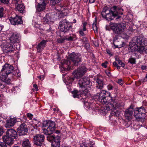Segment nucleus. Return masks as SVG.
<instances>
[{
  "label": "nucleus",
  "mask_w": 147,
  "mask_h": 147,
  "mask_svg": "<svg viewBox=\"0 0 147 147\" xmlns=\"http://www.w3.org/2000/svg\"><path fill=\"white\" fill-rule=\"evenodd\" d=\"M24 119L25 120V121H26L27 119L26 117H24Z\"/></svg>",
  "instance_id": "774afa93"
},
{
  "label": "nucleus",
  "mask_w": 147,
  "mask_h": 147,
  "mask_svg": "<svg viewBox=\"0 0 147 147\" xmlns=\"http://www.w3.org/2000/svg\"><path fill=\"white\" fill-rule=\"evenodd\" d=\"M0 147H7L6 144L3 143H0Z\"/></svg>",
  "instance_id": "de8ad7c7"
},
{
  "label": "nucleus",
  "mask_w": 147,
  "mask_h": 147,
  "mask_svg": "<svg viewBox=\"0 0 147 147\" xmlns=\"http://www.w3.org/2000/svg\"><path fill=\"white\" fill-rule=\"evenodd\" d=\"M87 24L86 22H84L82 24V28H80L79 31L80 36H84L85 35V34L84 33V31L86 30V26Z\"/></svg>",
  "instance_id": "bb28decb"
},
{
  "label": "nucleus",
  "mask_w": 147,
  "mask_h": 147,
  "mask_svg": "<svg viewBox=\"0 0 147 147\" xmlns=\"http://www.w3.org/2000/svg\"><path fill=\"white\" fill-rule=\"evenodd\" d=\"M113 31V43L115 48H120L124 46L123 43L119 39V35L125 28V24L123 23H112L110 25Z\"/></svg>",
  "instance_id": "f257e3e1"
},
{
  "label": "nucleus",
  "mask_w": 147,
  "mask_h": 147,
  "mask_svg": "<svg viewBox=\"0 0 147 147\" xmlns=\"http://www.w3.org/2000/svg\"><path fill=\"white\" fill-rule=\"evenodd\" d=\"M27 116L30 118H31L33 116V115L30 113H28L27 114Z\"/></svg>",
  "instance_id": "6e6d98bb"
},
{
  "label": "nucleus",
  "mask_w": 147,
  "mask_h": 147,
  "mask_svg": "<svg viewBox=\"0 0 147 147\" xmlns=\"http://www.w3.org/2000/svg\"><path fill=\"white\" fill-rule=\"evenodd\" d=\"M50 1L53 2L52 3L53 4H56L60 2L61 0H50Z\"/></svg>",
  "instance_id": "a19ab883"
},
{
  "label": "nucleus",
  "mask_w": 147,
  "mask_h": 147,
  "mask_svg": "<svg viewBox=\"0 0 147 147\" xmlns=\"http://www.w3.org/2000/svg\"><path fill=\"white\" fill-rule=\"evenodd\" d=\"M2 80L7 84H9L10 82V80L7 78V77H5L4 76H2Z\"/></svg>",
  "instance_id": "473e14b6"
},
{
  "label": "nucleus",
  "mask_w": 147,
  "mask_h": 147,
  "mask_svg": "<svg viewBox=\"0 0 147 147\" xmlns=\"http://www.w3.org/2000/svg\"><path fill=\"white\" fill-rule=\"evenodd\" d=\"M110 93L107 92L105 90H102L100 93H97L96 98L99 102L102 104H105L109 102V101L111 100V101L113 100L112 98L110 96Z\"/></svg>",
  "instance_id": "0eeeda50"
},
{
  "label": "nucleus",
  "mask_w": 147,
  "mask_h": 147,
  "mask_svg": "<svg viewBox=\"0 0 147 147\" xmlns=\"http://www.w3.org/2000/svg\"><path fill=\"white\" fill-rule=\"evenodd\" d=\"M105 73H106V74L109 77H110L111 76V73L110 72V71L108 70H107L105 71Z\"/></svg>",
  "instance_id": "a18cd8bd"
},
{
  "label": "nucleus",
  "mask_w": 147,
  "mask_h": 147,
  "mask_svg": "<svg viewBox=\"0 0 147 147\" xmlns=\"http://www.w3.org/2000/svg\"><path fill=\"white\" fill-rule=\"evenodd\" d=\"M47 42V40H43L38 44L36 47L38 52L40 53L42 51L45 47Z\"/></svg>",
  "instance_id": "aec40b11"
},
{
  "label": "nucleus",
  "mask_w": 147,
  "mask_h": 147,
  "mask_svg": "<svg viewBox=\"0 0 147 147\" xmlns=\"http://www.w3.org/2000/svg\"><path fill=\"white\" fill-rule=\"evenodd\" d=\"M13 3L15 4L16 5H18L20 4L22 2V0H13Z\"/></svg>",
  "instance_id": "58836bf2"
},
{
  "label": "nucleus",
  "mask_w": 147,
  "mask_h": 147,
  "mask_svg": "<svg viewBox=\"0 0 147 147\" xmlns=\"http://www.w3.org/2000/svg\"><path fill=\"white\" fill-rule=\"evenodd\" d=\"M5 43L4 45H2L3 47V51L4 52L8 53H11L13 52L14 50L13 48V45L9 43L5 42Z\"/></svg>",
  "instance_id": "f3484780"
},
{
  "label": "nucleus",
  "mask_w": 147,
  "mask_h": 147,
  "mask_svg": "<svg viewBox=\"0 0 147 147\" xmlns=\"http://www.w3.org/2000/svg\"><path fill=\"white\" fill-rule=\"evenodd\" d=\"M44 139L45 136L44 135L37 134L34 136L33 141L34 144L41 146L43 144Z\"/></svg>",
  "instance_id": "ddd939ff"
},
{
  "label": "nucleus",
  "mask_w": 147,
  "mask_h": 147,
  "mask_svg": "<svg viewBox=\"0 0 147 147\" xmlns=\"http://www.w3.org/2000/svg\"><path fill=\"white\" fill-rule=\"evenodd\" d=\"M147 67L146 65H142L141 66V68L142 70H144L146 69Z\"/></svg>",
  "instance_id": "3c124183"
},
{
  "label": "nucleus",
  "mask_w": 147,
  "mask_h": 147,
  "mask_svg": "<svg viewBox=\"0 0 147 147\" xmlns=\"http://www.w3.org/2000/svg\"><path fill=\"white\" fill-rule=\"evenodd\" d=\"M3 141L9 146H11L13 144L14 139L8 136H4L3 137Z\"/></svg>",
  "instance_id": "b1692460"
},
{
  "label": "nucleus",
  "mask_w": 147,
  "mask_h": 147,
  "mask_svg": "<svg viewBox=\"0 0 147 147\" xmlns=\"http://www.w3.org/2000/svg\"><path fill=\"white\" fill-rule=\"evenodd\" d=\"M78 85L79 88L83 90V92H85L83 94L85 95L88 92L92 85V83L88 77H84L79 79Z\"/></svg>",
  "instance_id": "423d86ee"
},
{
  "label": "nucleus",
  "mask_w": 147,
  "mask_h": 147,
  "mask_svg": "<svg viewBox=\"0 0 147 147\" xmlns=\"http://www.w3.org/2000/svg\"><path fill=\"white\" fill-rule=\"evenodd\" d=\"M20 38V36L19 34L16 32L13 33L10 38V42L11 44L18 43L19 42Z\"/></svg>",
  "instance_id": "a211bd4d"
},
{
  "label": "nucleus",
  "mask_w": 147,
  "mask_h": 147,
  "mask_svg": "<svg viewBox=\"0 0 147 147\" xmlns=\"http://www.w3.org/2000/svg\"><path fill=\"white\" fill-rule=\"evenodd\" d=\"M134 115L138 121H143L146 117V110L143 106L136 108L134 111Z\"/></svg>",
  "instance_id": "1a4fd4ad"
},
{
  "label": "nucleus",
  "mask_w": 147,
  "mask_h": 147,
  "mask_svg": "<svg viewBox=\"0 0 147 147\" xmlns=\"http://www.w3.org/2000/svg\"><path fill=\"white\" fill-rule=\"evenodd\" d=\"M92 28L93 30L95 32L96 31V32H97V28L96 26V24L94 23L92 25Z\"/></svg>",
  "instance_id": "4c0bfd02"
},
{
  "label": "nucleus",
  "mask_w": 147,
  "mask_h": 147,
  "mask_svg": "<svg viewBox=\"0 0 147 147\" xmlns=\"http://www.w3.org/2000/svg\"><path fill=\"white\" fill-rule=\"evenodd\" d=\"M128 62L132 64H135L136 62V59L132 57L130 58L128 60Z\"/></svg>",
  "instance_id": "72a5a7b5"
},
{
  "label": "nucleus",
  "mask_w": 147,
  "mask_h": 147,
  "mask_svg": "<svg viewBox=\"0 0 147 147\" xmlns=\"http://www.w3.org/2000/svg\"><path fill=\"white\" fill-rule=\"evenodd\" d=\"M60 136H57L54 141H52L51 143L52 147H59L60 145Z\"/></svg>",
  "instance_id": "a878e982"
},
{
  "label": "nucleus",
  "mask_w": 147,
  "mask_h": 147,
  "mask_svg": "<svg viewBox=\"0 0 147 147\" xmlns=\"http://www.w3.org/2000/svg\"><path fill=\"white\" fill-rule=\"evenodd\" d=\"M48 2L47 0H43L41 3H38L36 6V12H40L45 9L46 3Z\"/></svg>",
  "instance_id": "6ab92c4d"
},
{
  "label": "nucleus",
  "mask_w": 147,
  "mask_h": 147,
  "mask_svg": "<svg viewBox=\"0 0 147 147\" xmlns=\"http://www.w3.org/2000/svg\"><path fill=\"white\" fill-rule=\"evenodd\" d=\"M65 36L63 38H59L57 39V42L58 43H62L64 42L65 40Z\"/></svg>",
  "instance_id": "f704fd0d"
},
{
  "label": "nucleus",
  "mask_w": 147,
  "mask_h": 147,
  "mask_svg": "<svg viewBox=\"0 0 147 147\" xmlns=\"http://www.w3.org/2000/svg\"><path fill=\"white\" fill-rule=\"evenodd\" d=\"M72 23H70L66 19H64L59 22L58 28L64 33H67L72 32Z\"/></svg>",
  "instance_id": "6e6552de"
},
{
  "label": "nucleus",
  "mask_w": 147,
  "mask_h": 147,
  "mask_svg": "<svg viewBox=\"0 0 147 147\" xmlns=\"http://www.w3.org/2000/svg\"><path fill=\"white\" fill-rule=\"evenodd\" d=\"M33 86L34 88H35L36 91H37L38 90V86L36 84H34L33 85Z\"/></svg>",
  "instance_id": "864d4df0"
},
{
  "label": "nucleus",
  "mask_w": 147,
  "mask_h": 147,
  "mask_svg": "<svg viewBox=\"0 0 147 147\" xmlns=\"http://www.w3.org/2000/svg\"><path fill=\"white\" fill-rule=\"evenodd\" d=\"M17 121L16 118L13 117L8 119L6 121L5 127L6 128L14 126Z\"/></svg>",
  "instance_id": "4be33fe9"
},
{
  "label": "nucleus",
  "mask_w": 147,
  "mask_h": 147,
  "mask_svg": "<svg viewBox=\"0 0 147 147\" xmlns=\"http://www.w3.org/2000/svg\"><path fill=\"white\" fill-rule=\"evenodd\" d=\"M117 82L120 85H122L123 84V80L121 79L118 80Z\"/></svg>",
  "instance_id": "49530a36"
},
{
  "label": "nucleus",
  "mask_w": 147,
  "mask_h": 147,
  "mask_svg": "<svg viewBox=\"0 0 147 147\" xmlns=\"http://www.w3.org/2000/svg\"><path fill=\"white\" fill-rule=\"evenodd\" d=\"M147 39L144 37L139 36L133 38L129 45V52H142L143 50V45L147 44Z\"/></svg>",
  "instance_id": "7ed1b4c3"
},
{
  "label": "nucleus",
  "mask_w": 147,
  "mask_h": 147,
  "mask_svg": "<svg viewBox=\"0 0 147 147\" xmlns=\"http://www.w3.org/2000/svg\"><path fill=\"white\" fill-rule=\"evenodd\" d=\"M14 69V67L11 65L5 64L3 66L2 69L0 72V74L2 76L7 77L8 75L13 72Z\"/></svg>",
  "instance_id": "9b49d317"
},
{
  "label": "nucleus",
  "mask_w": 147,
  "mask_h": 147,
  "mask_svg": "<svg viewBox=\"0 0 147 147\" xmlns=\"http://www.w3.org/2000/svg\"><path fill=\"white\" fill-rule=\"evenodd\" d=\"M76 20L75 19H74L73 20V23H76Z\"/></svg>",
  "instance_id": "680f3d73"
},
{
  "label": "nucleus",
  "mask_w": 147,
  "mask_h": 147,
  "mask_svg": "<svg viewBox=\"0 0 147 147\" xmlns=\"http://www.w3.org/2000/svg\"><path fill=\"white\" fill-rule=\"evenodd\" d=\"M134 105L131 104L130 107L125 111L124 116L127 119L130 120L132 119L133 112L134 111Z\"/></svg>",
  "instance_id": "4468645a"
},
{
  "label": "nucleus",
  "mask_w": 147,
  "mask_h": 147,
  "mask_svg": "<svg viewBox=\"0 0 147 147\" xmlns=\"http://www.w3.org/2000/svg\"><path fill=\"white\" fill-rule=\"evenodd\" d=\"M38 77L41 80H43L44 79V76L43 75L39 76Z\"/></svg>",
  "instance_id": "8fccbe9b"
},
{
  "label": "nucleus",
  "mask_w": 147,
  "mask_h": 147,
  "mask_svg": "<svg viewBox=\"0 0 147 147\" xmlns=\"http://www.w3.org/2000/svg\"><path fill=\"white\" fill-rule=\"evenodd\" d=\"M86 46L88 47L89 46V45L88 43H86Z\"/></svg>",
  "instance_id": "338daca9"
},
{
  "label": "nucleus",
  "mask_w": 147,
  "mask_h": 147,
  "mask_svg": "<svg viewBox=\"0 0 147 147\" xmlns=\"http://www.w3.org/2000/svg\"><path fill=\"white\" fill-rule=\"evenodd\" d=\"M22 145L23 147H31L30 142L28 139L24 140Z\"/></svg>",
  "instance_id": "cd10ccee"
},
{
  "label": "nucleus",
  "mask_w": 147,
  "mask_h": 147,
  "mask_svg": "<svg viewBox=\"0 0 147 147\" xmlns=\"http://www.w3.org/2000/svg\"><path fill=\"white\" fill-rule=\"evenodd\" d=\"M107 88L108 90H110L113 89V86L111 84H109L107 86Z\"/></svg>",
  "instance_id": "09e8293b"
},
{
  "label": "nucleus",
  "mask_w": 147,
  "mask_h": 147,
  "mask_svg": "<svg viewBox=\"0 0 147 147\" xmlns=\"http://www.w3.org/2000/svg\"><path fill=\"white\" fill-rule=\"evenodd\" d=\"M87 70V69L84 66L80 67L73 73V75L77 78L83 76Z\"/></svg>",
  "instance_id": "f8f14e48"
},
{
  "label": "nucleus",
  "mask_w": 147,
  "mask_h": 147,
  "mask_svg": "<svg viewBox=\"0 0 147 147\" xmlns=\"http://www.w3.org/2000/svg\"><path fill=\"white\" fill-rule=\"evenodd\" d=\"M106 30H109V27L107 26H106Z\"/></svg>",
  "instance_id": "69168bd1"
},
{
  "label": "nucleus",
  "mask_w": 147,
  "mask_h": 147,
  "mask_svg": "<svg viewBox=\"0 0 147 147\" xmlns=\"http://www.w3.org/2000/svg\"><path fill=\"white\" fill-rule=\"evenodd\" d=\"M80 40L83 42H85L87 41V38L84 36H83L82 38H81Z\"/></svg>",
  "instance_id": "79ce46f5"
},
{
  "label": "nucleus",
  "mask_w": 147,
  "mask_h": 147,
  "mask_svg": "<svg viewBox=\"0 0 147 147\" xmlns=\"http://www.w3.org/2000/svg\"><path fill=\"white\" fill-rule=\"evenodd\" d=\"M96 82L98 84L96 86L98 89H102L103 87V78L102 77H97L96 79Z\"/></svg>",
  "instance_id": "393cba45"
},
{
  "label": "nucleus",
  "mask_w": 147,
  "mask_h": 147,
  "mask_svg": "<svg viewBox=\"0 0 147 147\" xmlns=\"http://www.w3.org/2000/svg\"><path fill=\"white\" fill-rule=\"evenodd\" d=\"M3 7L0 8V18H2L3 16Z\"/></svg>",
  "instance_id": "c9c22d12"
},
{
  "label": "nucleus",
  "mask_w": 147,
  "mask_h": 147,
  "mask_svg": "<svg viewBox=\"0 0 147 147\" xmlns=\"http://www.w3.org/2000/svg\"><path fill=\"white\" fill-rule=\"evenodd\" d=\"M115 101V100H114L113 101H111L110 102H108V104L106 105L105 108H101L99 110V112L101 113H105L107 112V111L111 110L113 111L112 113L114 114L116 112V109L117 108V103Z\"/></svg>",
  "instance_id": "9d476101"
},
{
  "label": "nucleus",
  "mask_w": 147,
  "mask_h": 147,
  "mask_svg": "<svg viewBox=\"0 0 147 147\" xmlns=\"http://www.w3.org/2000/svg\"><path fill=\"white\" fill-rule=\"evenodd\" d=\"M28 131L27 126L24 123H22L17 129V131L20 136L26 134Z\"/></svg>",
  "instance_id": "2eb2a0df"
},
{
  "label": "nucleus",
  "mask_w": 147,
  "mask_h": 147,
  "mask_svg": "<svg viewBox=\"0 0 147 147\" xmlns=\"http://www.w3.org/2000/svg\"><path fill=\"white\" fill-rule=\"evenodd\" d=\"M123 11V9L117 8L116 6L111 8L105 7L103 9L101 13L103 18L109 21L113 20L114 18L116 20L120 18V15L123 14L122 12Z\"/></svg>",
  "instance_id": "f03ea898"
},
{
  "label": "nucleus",
  "mask_w": 147,
  "mask_h": 147,
  "mask_svg": "<svg viewBox=\"0 0 147 147\" xmlns=\"http://www.w3.org/2000/svg\"><path fill=\"white\" fill-rule=\"evenodd\" d=\"M24 32L26 34L27 33V32H28V31L27 30H24Z\"/></svg>",
  "instance_id": "0e129e2a"
},
{
  "label": "nucleus",
  "mask_w": 147,
  "mask_h": 147,
  "mask_svg": "<svg viewBox=\"0 0 147 147\" xmlns=\"http://www.w3.org/2000/svg\"><path fill=\"white\" fill-rule=\"evenodd\" d=\"M69 60H64L61 61L62 67L65 71H69L70 69L71 63L77 66L81 61L80 55L79 53L73 52L69 55Z\"/></svg>",
  "instance_id": "39448f33"
},
{
  "label": "nucleus",
  "mask_w": 147,
  "mask_h": 147,
  "mask_svg": "<svg viewBox=\"0 0 147 147\" xmlns=\"http://www.w3.org/2000/svg\"><path fill=\"white\" fill-rule=\"evenodd\" d=\"M6 135L9 136L12 138L14 139L17 138V132L13 129H8L6 132Z\"/></svg>",
  "instance_id": "412c9836"
},
{
  "label": "nucleus",
  "mask_w": 147,
  "mask_h": 147,
  "mask_svg": "<svg viewBox=\"0 0 147 147\" xmlns=\"http://www.w3.org/2000/svg\"><path fill=\"white\" fill-rule=\"evenodd\" d=\"M70 78H71V81H73L74 80V78H73V77Z\"/></svg>",
  "instance_id": "e2e57ef3"
},
{
  "label": "nucleus",
  "mask_w": 147,
  "mask_h": 147,
  "mask_svg": "<svg viewBox=\"0 0 147 147\" xmlns=\"http://www.w3.org/2000/svg\"><path fill=\"white\" fill-rule=\"evenodd\" d=\"M106 51L107 53L109 54L110 56H111L113 55L111 53V51L109 49H106Z\"/></svg>",
  "instance_id": "c03bdc74"
},
{
  "label": "nucleus",
  "mask_w": 147,
  "mask_h": 147,
  "mask_svg": "<svg viewBox=\"0 0 147 147\" xmlns=\"http://www.w3.org/2000/svg\"><path fill=\"white\" fill-rule=\"evenodd\" d=\"M83 90H82L81 91H78L77 90H75L72 92V93L73 94V96L74 98H79L80 97H83L84 96L86 97L87 94L84 95L83 92ZM86 97H85V98Z\"/></svg>",
  "instance_id": "5701e85b"
},
{
  "label": "nucleus",
  "mask_w": 147,
  "mask_h": 147,
  "mask_svg": "<svg viewBox=\"0 0 147 147\" xmlns=\"http://www.w3.org/2000/svg\"><path fill=\"white\" fill-rule=\"evenodd\" d=\"M50 20V17L47 14L45 16L42 20V22L44 24H47Z\"/></svg>",
  "instance_id": "c85d7f7f"
},
{
  "label": "nucleus",
  "mask_w": 147,
  "mask_h": 147,
  "mask_svg": "<svg viewBox=\"0 0 147 147\" xmlns=\"http://www.w3.org/2000/svg\"><path fill=\"white\" fill-rule=\"evenodd\" d=\"M115 60L117 61L118 64L121 65V66L122 67H124L125 65V64L123 63L120 60L119 58H116Z\"/></svg>",
  "instance_id": "2f4dec72"
},
{
  "label": "nucleus",
  "mask_w": 147,
  "mask_h": 147,
  "mask_svg": "<svg viewBox=\"0 0 147 147\" xmlns=\"http://www.w3.org/2000/svg\"><path fill=\"white\" fill-rule=\"evenodd\" d=\"M48 25V26L49 27V28L48 29H46V30L48 32H50L51 30V28L50 27V26H49V25Z\"/></svg>",
  "instance_id": "5fc2aeb1"
},
{
  "label": "nucleus",
  "mask_w": 147,
  "mask_h": 147,
  "mask_svg": "<svg viewBox=\"0 0 147 147\" xmlns=\"http://www.w3.org/2000/svg\"><path fill=\"white\" fill-rule=\"evenodd\" d=\"M3 26L1 24H0V32L1 31L3 28Z\"/></svg>",
  "instance_id": "bf43d9fd"
},
{
  "label": "nucleus",
  "mask_w": 147,
  "mask_h": 147,
  "mask_svg": "<svg viewBox=\"0 0 147 147\" xmlns=\"http://www.w3.org/2000/svg\"><path fill=\"white\" fill-rule=\"evenodd\" d=\"M95 2V0H89V2L90 3H92Z\"/></svg>",
  "instance_id": "13d9d810"
},
{
  "label": "nucleus",
  "mask_w": 147,
  "mask_h": 147,
  "mask_svg": "<svg viewBox=\"0 0 147 147\" xmlns=\"http://www.w3.org/2000/svg\"><path fill=\"white\" fill-rule=\"evenodd\" d=\"M55 133L57 134H58V133H60V131H59V130H56L55 132Z\"/></svg>",
  "instance_id": "052dcab7"
},
{
  "label": "nucleus",
  "mask_w": 147,
  "mask_h": 147,
  "mask_svg": "<svg viewBox=\"0 0 147 147\" xmlns=\"http://www.w3.org/2000/svg\"><path fill=\"white\" fill-rule=\"evenodd\" d=\"M117 62H114L113 63V65L115 67H116L117 69H120V67L117 64Z\"/></svg>",
  "instance_id": "ea45409f"
},
{
  "label": "nucleus",
  "mask_w": 147,
  "mask_h": 147,
  "mask_svg": "<svg viewBox=\"0 0 147 147\" xmlns=\"http://www.w3.org/2000/svg\"><path fill=\"white\" fill-rule=\"evenodd\" d=\"M70 36L68 37L67 36H65V39L68 41H73L74 39L76 37V35L73 34H70Z\"/></svg>",
  "instance_id": "7c9ffc66"
},
{
  "label": "nucleus",
  "mask_w": 147,
  "mask_h": 147,
  "mask_svg": "<svg viewBox=\"0 0 147 147\" xmlns=\"http://www.w3.org/2000/svg\"><path fill=\"white\" fill-rule=\"evenodd\" d=\"M16 8L20 12L22 13L24 10L25 7L22 4H19L17 5Z\"/></svg>",
  "instance_id": "c756f323"
},
{
  "label": "nucleus",
  "mask_w": 147,
  "mask_h": 147,
  "mask_svg": "<svg viewBox=\"0 0 147 147\" xmlns=\"http://www.w3.org/2000/svg\"><path fill=\"white\" fill-rule=\"evenodd\" d=\"M42 131L43 133L48 135L47 136V140L52 142L56 138V136L51 135L55 131V122L50 120H47L43 122L42 124Z\"/></svg>",
  "instance_id": "20e7f679"
},
{
  "label": "nucleus",
  "mask_w": 147,
  "mask_h": 147,
  "mask_svg": "<svg viewBox=\"0 0 147 147\" xmlns=\"http://www.w3.org/2000/svg\"><path fill=\"white\" fill-rule=\"evenodd\" d=\"M1 3L5 4H8L9 3V0H0Z\"/></svg>",
  "instance_id": "e433bc0d"
},
{
  "label": "nucleus",
  "mask_w": 147,
  "mask_h": 147,
  "mask_svg": "<svg viewBox=\"0 0 147 147\" xmlns=\"http://www.w3.org/2000/svg\"><path fill=\"white\" fill-rule=\"evenodd\" d=\"M4 131L2 128L0 127V136L3 134Z\"/></svg>",
  "instance_id": "603ef678"
},
{
  "label": "nucleus",
  "mask_w": 147,
  "mask_h": 147,
  "mask_svg": "<svg viewBox=\"0 0 147 147\" xmlns=\"http://www.w3.org/2000/svg\"><path fill=\"white\" fill-rule=\"evenodd\" d=\"M49 92L50 94H53L54 93V91L53 90H49Z\"/></svg>",
  "instance_id": "4d7b16f0"
},
{
  "label": "nucleus",
  "mask_w": 147,
  "mask_h": 147,
  "mask_svg": "<svg viewBox=\"0 0 147 147\" xmlns=\"http://www.w3.org/2000/svg\"><path fill=\"white\" fill-rule=\"evenodd\" d=\"M9 20L11 24L14 25L22 24L23 23L22 17L18 16L17 15H16L14 17H10Z\"/></svg>",
  "instance_id": "dca6fc26"
},
{
  "label": "nucleus",
  "mask_w": 147,
  "mask_h": 147,
  "mask_svg": "<svg viewBox=\"0 0 147 147\" xmlns=\"http://www.w3.org/2000/svg\"><path fill=\"white\" fill-rule=\"evenodd\" d=\"M108 63V62L107 61H106L104 63H102L101 65L102 66L104 67L105 68H106Z\"/></svg>",
  "instance_id": "37998d69"
}]
</instances>
